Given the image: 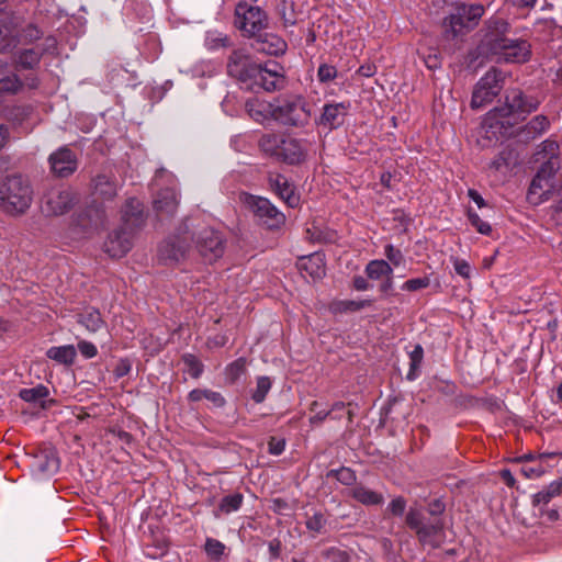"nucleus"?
<instances>
[{"instance_id": "nucleus-1", "label": "nucleus", "mask_w": 562, "mask_h": 562, "mask_svg": "<svg viewBox=\"0 0 562 562\" xmlns=\"http://www.w3.org/2000/svg\"><path fill=\"white\" fill-rule=\"evenodd\" d=\"M540 105V101L532 95H526L519 89H510L505 95V104L491 110L485 119V124L490 127L505 128L516 124V120H512L516 115H527L536 111Z\"/></svg>"}, {"instance_id": "nucleus-2", "label": "nucleus", "mask_w": 562, "mask_h": 562, "mask_svg": "<svg viewBox=\"0 0 562 562\" xmlns=\"http://www.w3.org/2000/svg\"><path fill=\"white\" fill-rule=\"evenodd\" d=\"M270 115L284 127L305 128L312 120V105L301 94L283 95L270 104Z\"/></svg>"}, {"instance_id": "nucleus-3", "label": "nucleus", "mask_w": 562, "mask_h": 562, "mask_svg": "<svg viewBox=\"0 0 562 562\" xmlns=\"http://www.w3.org/2000/svg\"><path fill=\"white\" fill-rule=\"evenodd\" d=\"M33 189L22 175H9L0 182V209L10 215L24 214L31 206Z\"/></svg>"}, {"instance_id": "nucleus-4", "label": "nucleus", "mask_w": 562, "mask_h": 562, "mask_svg": "<svg viewBox=\"0 0 562 562\" xmlns=\"http://www.w3.org/2000/svg\"><path fill=\"white\" fill-rule=\"evenodd\" d=\"M405 522L415 531L422 546L438 548L443 538L445 524L440 517H427L426 513L418 508H409Z\"/></svg>"}, {"instance_id": "nucleus-5", "label": "nucleus", "mask_w": 562, "mask_h": 562, "mask_svg": "<svg viewBox=\"0 0 562 562\" xmlns=\"http://www.w3.org/2000/svg\"><path fill=\"white\" fill-rule=\"evenodd\" d=\"M269 18L267 12L258 5L240 0L234 10V26L246 38L255 36L258 32L268 29Z\"/></svg>"}, {"instance_id": "nucleus-6", "label": "nucleus", "mask_w": 562, "mask_h": 562, "mask_svg": "<svg viewBox=\"0 0 562 562\" xmlns=\"http://www.w3.org/2000/svg\"><path fill=\"white\" fill-rule=\"evenodd\" d=\"M484 7L481 4H459L456 12L445 20V33L447 37L454 38L474 29L482 15Z\"/></svg>"}, {"instance_id": "nucleus-7", "label": "nucleus", "mask_w": 562, "mask_h": 562, "mask_svg": "<svg viewBox=\"0 0 562 562\" xmlns=\"http://www.w3.org/2000/svg\"><path fill=\"white\" fill-rule=\"evenodd\" d=\"M505 74L493 67L474 86L471 108L476 110L491 103L502 91L505 82Z\"/></svg>"}, {"instance_id": "nucleus-8", "label": "nucleus", "mask_w": 562, "mask_h": 562, "mask_svg": "<svg viewBox=\"0 0 562 562\" xmlns=\"http://www.w3.org/2000/svg\"><path fill=\"white\" fill-rule=\"evenodd\" d=\"M510 24L498 16H492L485 22V33L481 41L482 53L495 57L509 43Z\"/></svg>"}, {"instance_id": "nucleus-9", "label": "nucleus", "mask_w": 562, "mask_h": 562, "mask_svg": "<svg viewBox=\"0 0 562 562\" xmlns=\"http://www.w3.org/2000/svg\"><path fill=\"white\" fill-rule=\"evenodd\" d=\"M558 169L557 161H544L533 177L527 198L530 203L539 204L549 200L555 190L554 177Z\"/></svg>"}, {"instance_id": "nucleus-10", "label": "nucleus", "mask_w": 562, "mask_h": 562, "mask_svg": "<svg viewBox=\"0 0 562 562\" xmlns=\"http://www.w3.org/2000/svg\"><path fill=\"white\" fill-rule=\"evenodd\" d=\"M193 235L186 223L179 228V234L165 240L158 249V256L166 265L178 263L183 260L191 250Z\"/></svg>"}, {"instance_id": "nucleus-11", "label": "nucleus", "mask_w": 562, "mask_h": 562, "mask_svg": "<svg viewBox=\"0 0 562 562\" xmlns=\"http://www.w3.org/2000/svg\"><path fill=\"white\" fill-rule=\"evenodd\" d=\"M193 235L195 248L206 262H213L224 254L225 241L222 235L213 228L205 227Z\"/></svg>"}, {"instance_id": "nucleus-12", "label": "nucleus", "mask_w": 562, "mask_h": 562, "mask_svg": "<svg viewBox=\"0 0 562 562\" xmlns=\"http://www.w3.org/2000/svg\"><path fill=\"white\" fill-rule=\"evenodd\" d=\"M77 202V195L68 187L52 188L43 198L42 210L47 215H63Z\"/></svg>"}, {"instance_id": "nucleus-13", "label": "nucleus", "mask_w": 562, "mask_h": 562, "mask_svg": "<svg viewBox=\"0 0 562 562\" xmlns=\"http://www.w3.org/2000/svg\"><path fill=\"white\" fill-rule=\"evenodd\" d=\"M247 204L261 224L268 228L281 226L285 217L268 199L249 195L246 199Z\"/></svg>"}, {"instance_id": "nucleus-14", "label": "nucleus", "mask_w": 562, "mask_h": 562, "mask_svg": "<svg viewBox=\"0 0 562 562\" xmlns=\"http://www.w3.org/2000/svg\"><path fill=\"white\" fill-rule=\"evenodd\" d=\"M146 218L147 215L144 212V205L139 200L135 198L126 200L121 210L122 228L127 232H133L135 236V234L145 226Z\"/></svg>"}, {"instance_id": "nucleus-15", "label": "nucleus", "mask_w": 562, "mask_h": 562, "mask_svg": "<svg viewBox=\"0 0 562 562\" xmlns=\"http://www.w3.org/2000/svg\"><path fill=\"white\" fill-rule=\"evenodd\" d=\"M251 48L260 54L279 56L286 52V42L279 35L260 31L249 38Z\"/></svg>"}, {"instance_id": "nucleus-16", "label": "nucleus", "mask_w": 562, "mask_h": 562, "mask_svg": "<svg viewBox=\"0 0 562 562\" xmlns=\"http://www.w3.org/2000/svg\"><path fill=\"white\" fill-rule=\"evenodd\" d=\"M308 154V142L303 138L286 136L282 138L279 160L286 165L304 162Z\"/></svg>"}, {"instance_id": "nucleus-17", "label": "nucleus", "mask_w": 562, "mask_h": 562, "mask_svg": "<svg viewBox=\"0 0 562 562\" xmlns=\"http://www.w3.org/2000/svg\"><path fill=\"white\" fill-rule=\"evenodd\" d=\"M269 189L279 196L290 207H296L300 204V195L296 188L284 175L270 172L268 175Z\"/></svg>"}, {"instance_id": "nucleus-18", "label": "nucleus", "mask_w": 562, "mask_h": 562, "mask_svg": "<svg viewBox=\"0 0 562 562\" xmlns=\"http://www.w3.org/2000/svg\"><path fill=\"white\" fill-rule=\"evenodd\" d=\"M48 161L52 172L59 178L71 176L78 168L76 154L66 146L50 154Z\"/></svg>"}, {"instance_id": "nucleus-19", "label": "nucleus", "mask_w": 562, "mask_h": 562, "mask_svg": "<svg viewBox=\"0 0 562 562\" xmlns=\"http://www.w3.org/2000/svg\"><path fill=\"white\" fill-rule=\"evenodd\" d=\"M349 109V102L326 103L315 123L330 131L336 130L344 124Z\"/></svg>"}, {"instance_id": "nucleus-20", "label": "nucleus", "mask_w": 562, "mask_h": 562, "mask_svg": "<svg viewBox=\"0 0 562 562\" xmlns=\"http://www.w3.org/2000/svg\"><path fill=\"white\" fill-rule=\"evenodd\" d=\"M531 56V45L519 38H510L504 49L495 56L497 63H526Z\"/></svg>"}, {"instance_id": "nucleus-21", "label": "nucleus", "mask_w": 562, "mask_h": 562, "mask_svg": "<svg viewBox=\"0 0 562 562\" xmlns=\"http://www.w3.org/2000/svg\"><path fill=\"white\" fill-rule=\"evenodd\" d=\"M133 240V232L120 227L109 234L104 241V251L112 258H121L132 249Z\"/></svg>"}, {"instance_id": "nucleus-22", "label": "nucleus", "mask_w": 562, "mask_h": 562, "mask_svg": "<svg viewBox=\"0 0 562 562\" xmlns=\"http://www.w3.org/2000/svg\"><path fill=\"white\" fill-rule=\"evenodd\" d=\"M255 65L256 63L251 60L244 49H234L227 58V74L241 83L247 80L248 74H250Z\"/></svg>"}, {"instance_id": "nucleus-23", "label": "nucleus", "mask_w": 562, "mask_h": 562, "mask_svg": "<svg viewBox=\"0 0 562 562\" xmlns=\"http://www.w3.org/2000/svg\"><path fill=\"white\" fill-rule=\"evenodd\" d=\"M178 205V193L171 188L160 190L153 201L154 211L160 221L171 218L176 214Z\"/></svg>"}, {"instance_id": "nucleus-24", "label": "nucleus", "mask_w": 562, "mask_h": 562, "mask_svg": "<svg viewBox=\"0 0 562 562\" xmlns=\"http://www.w3.org/2000/svg\"><path fill=\"white\" fill-rule=\"evenodd\" d=\"M92 194L102 201L113 200L119 190L116 178L112 173L100 172L91 180Z\"/></svg>"}, {"instance_id": "nucleus-25", "label": "nucleus", "mask_w": 562, "mask_h": 562, "mask_svg": "<svg viewBox=\"0 0 562 562\" xmlns=\"http://www.w3.org/2000/svg\"><path fill=\"white\" fill-rule=\"evenodd\" d=\"M265 72L266 71L261 69V64H256L255 67L251 68L250 74H248L247 80L241 82L243 87L254 92H259L260 90H265L267 92L281 90L276 81L269 78Z\"/></svg>"}, {"instance_id": "nucleus-26", "label": "nucleus", "mask_w": 562, "mask_h": 562, "mask_svg": "<svg viewBox=\"0 0 562 562\" xmlns=\"http://www.w3.org/2000/svg\"><path fill=\"white\" fill-rule=\"evenodd\" d=\"M20 43V31L11 21H0V53L11 50Z\"/></svg>"}, {"instance_id": "nucleus-27", "label": "nucleus", "mask_w": 562, "mask_h": 562, "mask_svg": "<svg viewBox=\"0 0 562 562\" xmlns=\"http://www.w3.org/2000/svg\"><path fill=\"white\" fill-rule=\"evenodd\" d=\"M55 45V40L52 38V44L48 45L47 48H29L22 49L18 53L15 63L19 67L23 69H34L38 66L43 54L48 50L50 46Z\"/></svg>"}, {"instance_id": "nucleus-28", "label": "nucleus", "mask_w": 562, "mask_h": 562, "mask_svg": "<svg viewBox=\"0 0 562 562\" xmlns=\"http://www.w3.org/2000/svg\"><path fill=\"white\" fill-rule=\"evenodd\" d=\"M299 269L305 271L312 279H321L325 276V266L319 255L302 257L299 261Z\"/></svg>"}, {"instance_id": "nucleus-29", "label": "nucleus", "mask_w": 562, "mask_h": 562, "mask_svg": "<svg viewBox=\"0 0 562 562\" xmlns=\"http://www.w3.org/2000/svg\"><path fill=\"white\" fill-rule=\"evenodd\" d=\"M351 496L366 506L382 505L384 502V496L381 493L372 491L362 484L356 485L351 490Z\"/></svg>"}, {"instance_id": "nucleus-30", "label": "nucleus", "mask_w": 562, "mask_h": 562, "mask_svg": "<svg viewBox=\"0 0 562 562\" xmlns=\"http://www.w3.org/2000/svg\"><path fill=\"white\" fill-rule=\"evenodd\" d=\"M46 357L65 366H71L77 357V350L74 345L54 346L47 349Z\"/></svg>"}, {"instance_id": "nucleus-31", "label": "nucleus", "mask_w": 562, "mask_h": 562, "mask_svg": "<svg viewBox=\"0 0 562 562\" xmlns=\"http://www.w3.org/2000/svg\"><path fill=\"white\" fill-rule=\"evenodd\" d=\"M550 126L549 119L539 114L532 117L520 131L521 135H525L526 139H535L542 135Z\"/></svg>"}, {"instance_id": "nucleus-32", "label": "nucleus", "mask_w": 562, "mask_h": 562, "mask_svg": "<svg viewBox=\"0 0 562 562\" xmlns=\"http://www.w3.org/2000/svg\"><path fill=\"white\" fill-rule=\"evenodd\" d=\"M203 398L211 402L215 408H222L226 405L225 397L216 391L209 389H194L188 394V400L190 402H200Z\"/></svg>"}, {"instance_id": "nucleus-33", "label": "nucleus", "mask_w": 562, "mask_h": 562, "mask_svg": "<svg viewBox=\"0 0 562 562\" xmlns=\"http://www.w3.org/2000/svg\"><path fill=\"white\" fill-rule=\"evenodd\" d=\"M562 493V482H551L543 490L532 496V505L535 507L547 506L552 498Z\"/></svg>"}, {"instance_id": "nucleus-34", "label": "nucleus", "mask_w": 562, "mask_h": 562, "mask_svg": "<svg viewBox=\"0 0 562 562\" xmlns=\"http://www.w3.org/2000/svg\"><path fill=\"white\" fill-rule=\"evenodd\" d=\"M282 138L283 137L273 133L263 134L259 139V148L265 154L276 157L279 160Z\"/></svg>"}, {"instance_id": "nucleus-35", "label": "nucleus", "mask_w": 562, "mask_h": 562, "mask_svg": "<svg viewBox=\"0 0 562 562\" xmlns=\"http://www.w3.org/2000/svg\"><path fill=\"white\" fill-rule=\"evenodd\" d=\"M78 323L85 326L87 330L91 333H95L103 325L100 312L93 308L86 310L85 312L78 314Z\"/></svg>"}, {"instance_id": "nucleus-36", "label": "nucleus", "mask_w": 562, "mask_h": 562, "mask_svg": "<svg viewBox=\"0 0 562 562\" xmlns=\"http://www.w3.org/2000/svg\"><path fill=\"white\" fill-rule=\"evenodd\" d=\"M366 273L371 280H380L393 274V269L385 260H371L366 267Z\"/></svg>"}, {"instance_id": "nucleus-37", "label": "nucleus", "mask_w": 562, "mask_h": 562, "mask_svg": "<svg viewBox=\"0 0 562 562\" xmlns=\"http://www.w3.org/2000/svg\"><path fill=\"white\" fill-rule=\"evenodd\" d=\"M558 153V143L552 139H546L539 145V149L536 153V159L537 161H557L559 164Z\"/></svg>"}, {"instance_id": "nucleus-38", "label": "nucleus", "mask_w": 562, "mask_h": 562, "mask_svg": "<svg viewBox=\"0 0 562 562\" xmlns=\"http://www.w3.org/2000/svg\"><path fill=\"white\" fill-rule=\"evenodd\" d=\"M5 64L0 59V67ZM23 88V82L18 75L11 74L5 77H0V93L15 94Z\"/></svg>"}, {"instance_id": "nucleus-39", "label": "nucleus", "mask_w": 562, "mask_h": 562, "mask_svg": "<svg viewBox=\"0 0 562 562\" xmlns=\"http://www.w3.org/2000/svg\"><path fill=\"white\" fill-rule=\"evenodd\" d=\"M261 69L266 71L267 76L271 78L276 83L283 89L285 86V74L284 68L277 61H267L261 65Z\"/></svg>"}, {"instance_id": "nucleus-40", "label": "nucleus", "mask_w": 562, "mask_h": 562, "mask_svg": "<svg viewBox=\"0 0 562 562\" xmlns=\"http://www.w3.org/2000/svg\"><path fill=\"white\" fill-rule=\"evenodd\" d=\"M181 360L186 366V371L190 374L191 378L199 379L202 375L204 371V364L196 356L192 353H184L182 355Z\"/></svg>"}, {"instance_id": "nucleus-41", "label": "nucleus", "mask_w": 562, "mask_h": 562, "mask_svg": "<svg viewBox=\"0 0 562 562\" xmlns=\"http://www.w3.org/2000/svg\"><path fill=\"white\" fill-rule=\"evenodd\" d=\"M48 394V389L42 384H38L35 387L22 389L19 393V396L25 402L37 403L41 400L47 397Z\"/></svg>"}, {"instance_id": "nucleus-42", "label": "nucleus", "mask_w": 562, "mask_h": 562, "mask_svg": "<svg viewBox=\"0 0 562 562\" xmlns=\"http://www.w3.org/2000/svg\"><path fill=\"white\" fill-rule=\"evenodd\" d=\"M244 496L240 493L227 495L221 499L218 512L223 514H231L240 508Z\"/></svg>"}, {"instance_id": "nucleus-43", "label": "nucleus", "mask_w": 562, "mask_h": 562, "mask_svg": "<svg viewBox=\"0 0 562 562\" xmlns=\"http://www.w3.org/2000/svg\"><path fill=\"white\" fill-rule=\"evenodd\" d=\"M326 525L327 519L322 512L314 513V515L307 517L305 521V526L307 530L313 532V537H315L316 535L325 533Z\"/></svg>"}, {"instance_id": "nucleus-44", "label": "nucleus", "mask_w": 562, "mask_h": 562, "mask_svg": "<svg viewBox=\"0 0 562 562\" xmlns=\"http://www.w3.org/2000/svg\"><path fill=\"white\" fill-rule=\"evenodd\" d=\"M424 350L420 345H416L409 352V371L407 373L408 380H414L417 375V371L423 362Z\"/></svg>"}, {"instance_id": "nucleus-45", "label": "nucleus", "mask_w": 562, "mask_h": 562, "mask_svg": "<svg viewBox=\"0 0 562 562\" xmlns=\"http://www.w3.org/2000/svg\"><path fill=\"white\" fill-rule=\"evenodd\" d=\"M272 382L269 376H259L257 379V385L251 394V398L255 403H262L271 390Z\"/></svg>"}, {"instance_id": "nucleus-46", "label": "nucleus", "mask_w": 562, "mask_h": 562, "mask_svg": "<svg viewBox=\"0 0 562 562\" xmlns=\"http://www.w3.org/2000/svg\"><path fill=\"white\" fill-rule=\"evenodd\" d=\"M204 43L209 49H217L232 45L229 36L218 32H207Z\"/></svg>"}, {"instance_id": "nucleus-47", "label": "nucleus", "mask_w": 562, "mask_h": 562, "mask_svg": "<svg viewBox=\"0 0 562 562\" xmlns=\"http://www.w3.org/2000/svg\"><path fill=\"white\" fill-rule=\"evenodd\" d=\"M225 544L217 539L207 538L204 550L211 560L218 561L225 553Z\"/></svg>"}, {"instance_id": "nucleus-48", "label": "nucleus", "mask_w": 562, "mask_h": 562, "mask_svg": "<svg viewBox=\"0 0 562 562\" xmlns=\"http://www.w3.org/2000/svg\"><path fill=\"white\" fill-rule=\"evenodd\" d=\"M246 367L247 360L245 358L236 359L226 368L227 379L232 383L236 382L246 372Z\"/></svg>"}, {"instance_id": "nucleus-49", "label": "nucleus", "mask_w": 562, "mask_h": 562, "mask_svg": "<svg viewBox=\"0 0 562 562\" xmlns=\"http://www.w3.org/2000/svg\"><path fill=\"white\" fill-rule=\"evenodd\" d=\"M328 477H334L344 485H352L356 482V473L346 467H341L338 470H330L327 473Z\"/></svg>"}, {"instance_id": "nucleus-50", "label": "nucleus", "mask_w": 562, "mask_h": 562, "mask_svg": "<svg viewBox=\"0 0 562 562\" xmlns=\"http://www.w3.org/2000/svg\"><path fill=\"white\" fill-rule=\"evenodd\" d=\"M370 305H371L370 300H363V301L346 300V301H340V302L336 303L335 311H337V312H357V311H360Z\"/></svg>"}, {"instance_id": "nucleus-51", "label": "nucleus", "mask_w": 562, "mask_h": 562, "mask_svg": "<svg viewBox=\"0 0 562 562\" xmlns=\"http://www.w3.org/2000/svg\"><path fill=\"white\" fill-rule=\"evenodd\" d=\"M36 467L41 472L53 473L58 470L59 461L54 454H44L37 459Z\"/></svg>"}, {"instance_id": "nucleus-52", "label": "nucleus", "mask_w": 562, "mask_h": 562, "mask_svg": "<svg viewBox=\"0 0 562 562\" xmlns=\"http://www.w3.org/2000/svg\"><path fill=\"white\" fill-rule=\"evenodd\" d=\"M468 218L472 226L475 227V229L483 235H490L492 233V227L487 222H484L477 213L472 211L471 209L468 210Z\"/></svg>"}, {"instance_id": "nucleus-53", "label": "nucleus", "mask_w": 562, "mask_h": 562, "mask_svg": "<svg viewBox=\"0 0 562 562\" xmlns=\"http://www.w3.org/2000/svg\"><path fill=\"white\" fill-rule=\"evenodd\" d=\"M520 472L527 479H536L541 476L546 472V469L541 461H538L536 463H524L520 468Z\"/></svg>"}, {"instance_id": "nucleus-54", "label": "nucleus", "mask_w": 562, "mask_h": 562, "mask_svg": "<svg viewBox=\"0 0 562 562\" xmlns=\"http://www.w3.org/2000/svg\"><path fill=\"white\" fill-rule=\"evenodd\" d=\"M92 212H93L92 210H87V211L78 214V216H77V220H76L77 225L82 228L83 233H88L91 229L98 227V221L97 220L92 221V217H91Z\"/></svg>"}, {"instance_id": "nucleus-55", "label": "nucleus", "mask_w": 562, "mask_h": 562, "mask_svg": "<svg viewBox=\"0 0 562 562\" xmlns=\"http://www.w3.org/2000/svg\"><path fill=\"white\" fill-rule=\"evenodd\" d=\"M42 32L35 25L30 24L20 32V43L31 44L42 37Z\"/></svg>"}, {"instance_id": "nucleus-56", "label": "nucleus", "mask_w": 562, "mask_h": 562, "mask_svg": "<svg viewBox=\"0 0 562 562\" xmlns=\"http://www.w3.org/2000/svg\"><path fill=\"white\" fill-rule=\"evenodd\" d=\"M317 77L321 82H329L337 77V69L335 66L322 64L318 67Z\"/></svg>"}, {"instance_id": "nucleus-57", "label": "nucleus", "mask_w": 562, "mask_h": 562, "mask_svg": "<svg viewBox=\"0 0 562 562\" xmlns=\"http://www.w3.org/2000/svg\"><path fill=\"white\" fill-rule=\"evenodd\" d=\"M406 508V501L403 496H397L387 505L386 512L393 516H402Z\"/></svg>"}, {"instance_id": "nucleus-58", "label": "nucleus", "mask_w": 562, "mask_h": 562, "mask_svg": "<svg viewBox=\"0 0 562 562\" xmlns=\"http://www.w3.org/2000/svg\"><path fill=\"white\" fill-rule=\"evenodd\" d=\"M429 285V279L428 278H416V279H409L402 285V289L405 291H418L420 289H425Z\"/></svg>"}, {"instance_id": "nucleus-59", "label": "nucleus", "mask_w": 562, "mask_h": 562, "mask_svg": "<svg viewBox=\"0 0 562 562\" xmlns=\"http://www.w3.org/2000/svg\"><path fill=\"white\" fill-rule=\"evenodd\" d=\"M384 254L387 260L391 261L396 267L400 266L404 260L401 250L395 248L393 245H386Z\"/></svg>"}, {"instance_id": "nucleus-60", "label": "nucleus", "mask_w": 562, "mask_h": 562, "mask_svg": "<svg viewBox=\"0 0 562 562\" xmlns=\"http://www.w3.org/2000/svg\"><path fill=\"white\" fill-rule=\"evenodd\" d=\"M305 237L313 243H324L328 240L326 234L314 225L306 228Z\"/></svg>"}, {"instance_id": "nucleus-61", "label": "nucleus", "mask_w": 562, "mask_h": 562, "mask_svg": "<svg viewBox=\"0 0 562 562\" xmlns=\"http://www.w3.org/2000/svg\"><path fill=\"white\" fill-rule=\"evenodd\" d=\"M285 440L282 438L270 437L268 441V451L273 456H279L284 451Z\"/></svg>"}, {"instance_id": "nucleus-62", "label": "nucleus", "mask_w": 562, "mask_h": 562, "mask_svg": "<svg viewBox=\"0 0 562 562\" xmlns=\"http://www.w3.org/2000/svg\"><path fill=\"white\" fill-rule=\"evenodd\" d=\"M78 349L80 353L87 359H91L95 357L98 353L97 347L92 342L87 340H80L78 342Z\"/></svg>"}, {"instance_id": "nucleus-63", "label": "nucleus", "mask_w": 562, "mask_h": 562, "mask_svg": "<svg viewBox=\"0 0 562 562\" xmlns=\"http://www.w3.org/2000/svg\"><path fill=\"white\" fill-rule=\"evenodd\" d=\"M325 555L331 559L333 562H349V554L337 548H329L326 550Z\"/></svg>"}, {"instance_id": "nucleus-64", "label": "nucleus", "mask_w": 562, "mask_h": 562, "mask_svg": "<svg viewBox=\"0 0 562 562\" xmlns=\"http://www.w3.org/2000/svg\"><path fill=\"white\" fill-rule=\"evenodd\" d=\"M270 509L278 515H284L288 510L291 509V507L285 499L273 498L271 501Z\"/></svg>"}]
</instances>
